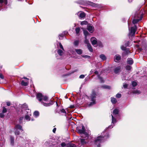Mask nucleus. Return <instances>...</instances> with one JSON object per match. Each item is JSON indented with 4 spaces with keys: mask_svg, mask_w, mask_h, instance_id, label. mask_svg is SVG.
Returning a JSON list of instances; mask_svg holds the SVG:
<instances>
[{
    "mask_svg": "<svg viewBox=\"0 0 147 147\" xmlns=\"http://www.w3.org/2000/svg\"><path fill=\"white\" fill-rule=\"evenodd\" d=\"M131 84L133 86L135 87L137 85V83L136 82L133 81L132 82Z\"/></svg>",
    "mask_w": 147,
    "mask_h": 147,
    "instance_id": "nucleus-37",
    "label": "nucleus"
},
{
    "mask_svg": "<svg viewBox=\"0 0 147 147\" xmlns=\"http://www.w3.org/2000/svg\"><path fill=\"white\" fill-rule=\"evenodd\" d=\"M97 44L98 47H103L102 44L101 42L98 41L97 42Z\"/></svg>",
    "mask_w": 147,
    "mask_h": 147,
    "instance_id": "nucleus-35",
    "label": "nucleus"
},
{
    "mask_svg": "<svg viewBox=\"0 0 147 147\" xmlns=\"http://www.w3.org/2000/svg\"><path fill=\"white\" fill-rule=\"evenodd\" d=\"M58 43L59 44L60 48L61 49H62V50H64V48L61 43L60 42H59Z\"/></svg>",
    "mask_w": 147,
    "mask_h": 147,
    "instance_id": "nucleus-42",
    "label": "nucleus"
},
{
    "mask_svg": "<svg viewBox=\"0 0 147 147\" xmlns=\"http://www.w3.org/2000/svg\"><path fill=\"white\" fill-rule=\"evenodd\" d=\"M82 57L85 58H88L90 57V56L87 55H84L82 56Z\"/></svg>",
    "mask_w": 147,
    "mask_h": 147,
    "instance_id": "nucleus-50",
    "label": "nucleus"
},
{
    "mask_svg": "<svg viewBox=\"0 0 147 147\" xmlns=\"http://www.w3.org/2000/svg\"><path fill=\"white\" fill-rule=\"evenodd\" d=\"M56 128H53V133H55V131H56Z\"/></svg>",
    "mask_w": 147,
    "mask_h": 147,
    "instance_id": "nucleus-55",
    "label": "nucleus"
},
{
    "mask_svg": "<svg viewBox=\"0 0 147 147\" xmlns=\"http://www.w3.org/2000/svg\"><path fill=\"white\" fill-rule=\"evenodd\" d=\"M98 78L100 80L101 83H102L104 82L103 78L98 75Z\"/></svg>",
    "mask_w": 147,
    "mask_h": 147,
    "instance_id": "nucleus-34",
    "label": "nucleus"
},
{
    "mask_svg": "<svg viewBox=\"0 0 147 147\" xmlns=\"http://www.w3.org/2000/svg\"><path fill=\"white\" fill-rule=\"evenodd\" d=\"M96 92L94 91H93L89 98V100L91 101L88 105V107H90L91 106L96 104Z\"/></svg>",
    "mask_w": 147,
    "mask_h": 147,
    "instance_id": "nucleus-3",
    "label": "nucleus"
},
{
    "mask_svg": "<svg viewBox=\"0 0 147 147\" xmlns=\"http://www.w3.org/2000/svg\"><path fill=\"white\" fill-rule=\"evenodd\" d=\"M23 78L24 79H27V80H29V79H28L27 78H26V77H23Z\"/></svg>",
    "mask_w": 147,
    "mask_h": 147,
    "instance_id": "nucleus-59",
    "label": "nucleus"
},
{
    "mask_svg": "<svg viewBox=\"0 0 147 147\" xmlns=\"http://www.w3.org/2000/svg\"><path fill=\"white\" fill-rule=\"evenodd\" d=\"M57 112L58 113L60 114V113H63L64 114L65 116H66L67 118H68L67 115L68 114L66 112L65 110L62 109H61L60 110V111H57Z\"/></svg>",
    "mask_w": 147,
    "mask_h": 147,
    "instance_id": "nucleus-14",
    "label": "nucleus"
},
{
    "mask_svg": "<svg viewBox=\"0 0 147 147\" xmlns=\"http://www.w3.org/2000/svg\"><path fill=\"white\" fill-rule=\"evenodd\" d=\"M39 112L38 111H35L34 113V115L36 117H37L39 115Z\"/></svg>",
    "mask_w": 147,
    "mask_h": 147,
    "instance_id": "nucleus-27",
    "label": "nucleus"
},
{
    "mask_svg": "<svg viewBox=\"0 0 147 147\" xmlns=\"http://www.w3.org/2000/svg\"><path fill=\"white\" fill-rule=\"evenodd\" d=\"M56 105H57V106H58V104H57V102H56Z\"/></svg>",
    "mask_w": 147,
    "mask_h": 147,
    "instance_id": "nucleus-60",
    "label": "nucleus"
},
{
    "mask_svg": "<svg viewBox=\"0 0 147 147\" xmlns=\"http://www.w3.org/2000/svg\"><path fill=\"white\" fill-rule=\"evenodd\" d=\"M31 120L32 121H33L34 120L33 119H31Z\"/></svg>",
    "mask_w": 147,
    "mask_h": 147,
    "instance_id": "nucleus-61",
    "label": "nucleus"
},
{
    "mask_svg": "<svg viewBox=\"0 0 147 147\" xmlns=\"http://www.w3.org/2000/svg\"><path fill=\"white\" fill-rule=\"evenodd\" d=\"M90 41L93 45H96L97 42V39L94 37L91 38L90 39Z\"/></svg>",
    "mask_w": 147,
    "mask_h": 147,
    "instance_id": "nucleus-11",
    "label": "nucleus"
},
{
    "mask_svg": "<svg viewBox=\"0 0 147 147\" xmlns=\"http://www.w3.org/2000/svg\"><path fill=\"white\" fill-rule=\"evenodd\" d=\"M80 142L82 144H84L86 143V142L85 141V139H80Z\"/></svg>",
    "mask_w": 147,
    "mask_h": 147,
    "instance_id": "nucleus-30",
    "label": "nucleus"
},
{
    "mask_svg": "<svg viewBox=\"0 0 147 147\" xmlns=\"http://www.w3.org/2000/svg\"><path fill=\"white\" fill-rule=\"evenodd\" d=\"M64 50H63L62 49H58L57 50V53L59 56V57H57V59H62V56H63L64 54L63 52L64 51Z\"/></svg>",
    "mask_w": 147,
    "mask_h": 147,
    "instance_id": "nucleus-7",
    "label": "nucleus"
},
{
    "mask_svg": "<svg viewBox=\"0 0 147 147\" xmlns=\"http://www.w3.org/2000/svg\"><path fill=\"white\" fill-rule=\"evenodd\" d=\"M121 67L120 66L114 69V71L115 74H117L120 72Z\"/></svg>",
    "mask_w": 147,
    "mask_h": 147,
    "instance_id": "nucleus-16",
    "label": "nucleus"
},
{
    "mask_svg": "<svg viewBox=\"0 0 147 147\" xmlns=\"http://www.w3.org/2000/svg\"><path fill=\"white\" fill-rule=\"evenodd\" d=\"M28 81L27 80L26 81H24V80L21 81V84L22 86H26L28 85Z\"/></svg>",
    "mask_w": 147,
    "mask_h": 147,
    "instance_id": "nucleus-19",
    "label": "nucleus"
},
{
    "mask_svg": "<svg viewBox=\"0 0 147 147\" xmlns=\"http://www.w3.org/2000/svg\"><path fill=\"white\" fill-rule=\"evenodd\" d=\"M100 58L103 61L105 60L106 59V57L103 54H101L100 55Z\"/></svg>",
    "mask_w": 147,
    "mask_h": 147,
    "instance_id": "nucleus-26",
    "label": "nucleus"
},
{
    "mask_svg": "<svg viewBox=\"0 0 147 147\" xmlns=\"http://www.w3.org/2000/svg\"><path fill=\"white\" fill-rule=\"evenodd\" d=\"M127 85L126 84H123V87L124 88H127Z\"/></svg>",
    "mask_w": 147,
    "mask_h": 147,
    "instance_id": "nucleus-54",
    "label": "nucleus"
},
{
    "mask_svg": "<svg viewBox=\"0 0 147 147\" xmlns=\"http://www.w3.org/2000/svg\"><path fill=\"white\" fill-rule=\"evenodd\" d=\"M121 96V95L120 94L118 93L116 96V97L117 98H120Z\"/></svg>",
    "mask_w": 147,
    "mask_h": 147,
    "instance_id": "nucleus-47",
    "label": "nucleus"
},
{
    "mask_svg": "<svg viewBox=\"0 0 147 147\" xmlns=\"http://www.w3.org/2000/svg\"><path fill=\"white\" fill-rule=\"evenodd\" d=\"M84 34L85 35V37H87V36L89 34V33L88 31L86 30H84L83 31Z\"/></svg>",
    "mask_w": 147,
    "mask_h": 147,
    "instance_id": "nucleus-33",
    "label": "nucleus"
},
{
    "mask_svg": "<svg viewBox=\"0 0 147 147\" xmlns=\"http://www.w3.org/2000/svg\"><path fill=\"white\" fill-rule=\"evenodd\" d=\"M36 98L40 102H41L43 105L45 107H49L53 104L52 101H51L48 103H46L43 102V101H46L48 100V97L46 96H43L40 93H38L36 95Z\"/></svg>",
    "mask_w": 147,
    "mask_h": 147,
    "instance_id": "nucleus-1",
    "label": "nucleus"
},
{
    "mask_svg": "<svg viewBox=\"0 0 147 147\" xmlns=\"http://www.w3.org/2000/svg\"><path fill=\"white\" fill-rule=\"evenodd\" d=\"M110 136L108 133H106V134L104 136L102 133L101 135L98 136L95 139V144L96 145L97 147H100V144L105 141L104 140L108 138Z\"/></svg>",
    "mask_w": 147,
    "mask_h": 147,
    "instance_id": "nucleus-2",
    "label": "nucleus"
},
{
    "mask_svg": "<svg viewBox=\"0 0 147 147\" xmlns=\"http://www.w3.org/2000/svg\"><path fill=\"white\" fill-rule=\"evenodd\" d=\"M77 3L83 5H86L88 3L86 1L84 0H80L78 1Z\"/></svg>",
    "mask_w": 147,
    "mask_h": 147,
    "instance_id": "nucleus-17",
    "label": "nucleus"
},
{
    "mask_svg": "<svg viewBox=\"0 0 147 147\" xmlns=\"http://www.w3.org/2000/svg\"><path fill=\"white\" fill-rule=\"evenodd\" d=\"M111 115L112 116L111 124L108 127V128H112L114 126L116 122V119L112 115Z\"/></svg>",
    "mask_w": 147,
    "mask_h": 147,
    "instance_id": "nucleus-8",
    "label": "nucleus"
},
{
    "mask_svg": "<svg viewBox=\"0 0 147 147\" xmlns=\"http://www.w3.org/2000/svg\"><path fill=\"white\" fill-rule=\"evenodd\" d=\"M75 51L76 53L79 55H81L82 53V51L81 49H76Z\"/></svg>",
    "mask_w": 147,
    "mask_h": 147,
    "instance_id": "nucleus-23",
    "label": "nucleus"
},
{
    "mask_svg": "<svg viewBox=\"0 0 147 147\" xmlns=\"http://www.w3.org/2000/svg\"><path fill=\"white\" fill-rule=\"evenodd\" d=\"M127 63L129 65H132L133 63V59L131 58H129L127 59Z\"/></svg>",
    "mask_w": 147,
    "mask_h": 147,
    "instance_id": "nucleus-15",
    "label": "nucleus"
},
{
    "mask_svg": "<svg viewBox=\"0 0 147 147\" xmlns=\"http://www.w3.org/2000/svg\"><path fill=\"white\" fill-rule=\"evenodd\" d=\"M7 112V109L4 107H3L2 110V113H5Z\"/></svg>",
    "mask_w": 147,
    "mask_h": 147,
    "instance_id": "nucleus-45",
    "label": "nucleus"
},
{
    "mask_svg": "<svg viewBox=\"0 0 147 147\" xmlns=\"http://www.w3.org/2000/svg\"><path fill=\"white\" fill-rule=\"evenodd\" d=\"M131 68V66L130 65H127L125 66V69L129 71L130 70Z\"/></svg>",
    "mask_w": 147,
    "mask_h": 147,
    "instance_id": "nucleus-28",
    "label": "nucleus"
},
{
    "mask_svg": "<svg viewBox=\"0 0 147 147\" xmlns=\"http://www.w3.org/2000/svg\"><path fill=\"white\" fill-rule=\"evenodd\" d=\"M119 111L118 109H115L113 111V115H118L119 114Z\"/></svg>",
    "mask_w": 147,
    "mask_h": 147,
    "instance_id": "nucleus-21",
    "label": "nucleus"
},
{
    "mask_svg": "<svg viewBox=\"0 0 147 147\" xmlns=\"http://www.w3.org/2000/svg\"><path fill=\"white\" fill-rule=\"evenodd\" d=\"M87 29L90 32L92 33L94 31V27L92 26H89L88 27Z\"/></svg>",
    "mask_w": 147,
    "mask_h": 147,
    "instance_id": "nucleus-18",
    "label": "nucleus"
},
{
    "mask_svg": "<svg viewBox=\"0 0 147 147\" xmlns=\"http://www.w3.org/2000/svg\"><path fill=\"white\" fill-rule=\"evenodd\" d=\"M137 28L135 25L134 26L132 27L131 28L130 33H132L133 35H134L136 30Z\"/></svg>",
    "mask_w": 147,
    "mask_h": 147,
    "instance_id": "nucleus-13",
    "label": "nucleus"
},
{
    "mask_svg": "<svg viewBox=\"0 0 147 147\" xmlns=\"http://www.w3.org/2000/svg\"><path fill=\"white\" fill-rule=\"evenodd\" d=\"M134 93L135 94H140V92L139 90H136L134 92Z\"/></svg>",
    "mask_w": 147,
    "mask_h": 147,
    "instance_id": "nucleus-49",
    "label": "nucleus"
},
{
    "mask_svg": "<svg viewBox=\"0 0 147 147\" xmlns=\"http://www.w3.org/2000/svg\"><path fill=\"white\" fill-rule=\"evenodd\" d=\"M125 53L126 55H127L130 53V51L129 50H127V49L125 51Z\"/></svg>",
    "mask_w": 147,
    "mask_h": 147,
    "instance_id": "nucleus-48",
    "label": "nucleus"
},
{
    "mask_svg": "<svg viewBox=\"0 0 147 147\" xmlns=\"http://www.w3.org/2000/svg\"><path fill=\"white\" fill-rule=\"evenodd\" d=\"M66 146V144L64 142H62L61 144V146L62 147H64Z\"/></svg>",
    "mask_w": 147,
    "mask_h": 147,
    "instance_id": "nucleus-46",
    "label": "nucleus"
},
{
    "mask_svg": "<svg viewBox=\"0 0 147 147\" xmlns=\"http://www.w3.org/2000/svg\"><path fill=\"white\" fill-rule=\"evenodd\" d=\"M87 46L89 51L91 52H92L93 51V49L91 45L90 44H88V45Z\"/></svg>",
    "mask_w": 147,
    "mask_h": 147,
    "instance_id": "nucleus-25",
    "label": "nucleus"
},
{
    "mask_svg": "<svg viewBox=\"0 0 147 147\" xmlns=\"http://www.w3.org/2000/svg\"><path fill=\"white\" fill-rule=\"evenodd\" d=\"M85 77V76L84 75H81L80 76L79 78H80L82 79L84 78Z\"/></svg>",
    "mask_w": 147,
    "mask_h": 147,
    "instance_id": "nucleus-52",
    "label": "nucleus"
},
{
    "mask_svg": "<svg viewBox=\"0 0 147 147\" xmlns=\"http://www.w3.org/2000/svg\"><path fill=\"white\" fill-rule=\"evenodd\" d=\"M121 49L123 51H125L127 49L126 46L125 47L123 45H122L121 46Z\"/></svg>",
    "mask_w": 147,
    "mask_h": 147,
    "instance_id": "nucleus-39",
    "label": "nucleus"
},
{
    "mask_svg": "<svg viewBox=\"0 0 147 147\" xmlns=\"http://www.w3.org/2000/svg\"><path fill=\"white\" fill-rule=\"evenodd\" d=\"M94 73L96 74H98V72L97 71H94Z\"/></svg>",
    "mask_w": 147,
    "mask_h": 147,
    "instance_id": "nucleus-58",
    "label": "nucleus"
},
{
    "mask_svg": "<svg viewBox=\"0 0 147 147\" xmlns=\"http://www.w3.org/2000/svg\"><path fill=\"white\" fill-rule=\"evenodd\" d=\"M3 113H3L2 112L0 113V117L1 118H3L4 117V115Z\"/></svg>",
    "mask_w": 147,
    "mask_h": 147,
    "instance_id": "nucleus-51",
    "label": "nucleus"
},
{
    "mask_svg": "<svg viewBox=\"0 0 147 147\" xmlns=\"http://www.w3.org/2000/svg\"><path fill=\"white\" fill-rule=\"evenodd\" d=\"M92 70H91V72H92Z\"/></svg>",
    "mask_w": 147,
    "mask_h": 147,
    "instance_id": "nucleus-62",
    "label": "nucleus"
},
{
    "mask_svg": "<svg viewBox=\"0 0 147 147\" xmlns=\"http://www.w3.org/2000/svg\"><path fill=\"white\" fill-rule=\"evenodd\" d=\"M140 20L138 19H134L133 20L132 22L134 24H135L137 23Z\"/></svg>",
    "mask_w": 147,
    "mask_h": 147,
    "instance_id": "nucleus-32",
    "label": "nucleus"
},
{
    "mask_svg": "<svg viewBox=\"0 0 147 147\" xmlns=\"http://www.w3.org/2000/svg\"><path fill=\"white\" fill-rule=\"evenodd\" d=\"M102 87L103 88L107 89H110L111 87L110 86L108 85H104Z\"/></svg>",
    "mask_w": 147,
    "mask_h": 147,
    "instance_id": "nucleus-38",
    "label": "nucleus"
},
{
    "mask_svg": "<svg viewBox=\"0 0 147 147\" xmlns=\"http://www.w3.org/2000/svg\"><path fill=\"white\" fill-rule=\"evenodd\" d=\"M82 129H80L78 128H76V131L80 134H84L86 135L87 133L86 132V129L84 126L83 125H82Z\"/></svg>",
    "mask_w": 147,
    "mask_h": 147,
    "instance_id": "nucleus-6",
    "label": "nucleus"
},
{
    "mask_svg": "<svg viewBox=\"0 0 147 147\" xmlns=\"http://www.w3.org/2000/svg\"><path fill=\"white\" fill-rule=\"evenodd\" d=\"M84 43L87 45H88V44H90L89 43V41L88 39H87V37H85V40L84 41Z\"/></svg>",
    "mask_w": 147,
    "mask_h": 147,
    "instance_id": "nucleus-31",
    "label": "nucleus"
},
{
    "mask_svg": "<svg viewBox=\"0 0 147 147\" xmlns=\"http://www.w3.org/2000/svg\"><path fill=\"white\" fill-rule=\"evenodd\" d=\"M125 45L126 47H129V42L128 41H125Z\"/></svg>",
    "mask_w": 147,
    "mask_h": 147,
    "instance_id": "nucleus-40",
    "label": "nucleus"
},
{
    "mask_svg": "<svg viewBox=\"0 0 147 147\" xmlns=\"http://www.w3.org/2000/svg\"><path fill=\"white\" fill-rule=\"evenodd\" d=\"M22 126L19 125H16L15 127V133L16 136L20 134V131L22 132L23 131L22 129Z\"/></svg>",
    "mask_w": 147,
    "mask_h": 147,
    "instance_id": "nucleus-4",
    "label": "nucleus"
},
{
    "mask_svg": "<svg viewBox=\"0 0 147 147\" xmlns=\"http://www.w3.org/2000/svg\"><path fill=\"white\" fill-rule=\"evenodd\" d=\"M64 36V34H61L59 35V39H62L63 38Z\"/></svg>",
    "mask_w": 147,
    "mask_h": 147,
    "instance_id": "nucleus-41",
    "label": "nucleus"
},
{
    "mask_svg": "<svg viewBox=\"0 0 147 147\" xmlns=\"http://www.w3.org/2000/svg\"><path fill=\"white\" fill-rule=\"evenodd\" d=\"M24 119L23 117H20L19 119L20 123H22V120Z\"/></svg>",
    "mask_w": 147,
    "mask_h": 147,
    "instance_id": "nucleus-44",
    "label": "nucleus"
},
{
    "mask_svg": "<svg viewBox=\"0 0 147 147\" xmlns=\"http://www.w3.org/2000/svg\"><path fill=\"white\" fill-rule=\"evenodd\" d=\"M121 59L120 55L119 54L116 55L114 57V60L116 62H119Z\"/></svg>",
    "mask_w": 147,
    "mask_h": 147,
    "instance_id": "nucleus-9",
    "label": "nucleus"
},
{
    "mask_svg": "<svg viewBox=\"0 0 147 147\" xmlns=\"http://www.w3.org/2000/svg\"><path fill=\"white\" fill-rule=\"evenodd\" d=\"M0 78L2 79H3L4 78V77L3 75L1 73H0Z\"/></svg>",
    "mask_w": 147,
    "mask_h": 147,
    "instance_id": "nucleus-53",
    "label": "nucleus"
},
{
    "mask_svg": "<svg viewBox=\"0 0 147 147\" xmlns=\"http://www.w3.org/2000/svg\"><path fill=\"white\" fill-rule=\"evenodd\" d=\"M67 147H76V146L72 143H69L67 145Z\"/></svg>",
    "mask_w": 147,
    "mask_h": 147,
    "instance_id": "nucleus-29",
    "label": "nucleus"
},
{
    "mask_svg": "<svg viewBox=\"0 0 147 147\" xmlns=\"http://www.w3.org/2000/svg\"><path fill=\"white\" fill-rule=\"evenodd\" d=\"M75 30L76 33L78 34L80 32V28L79 27L77 28H76Z\"/></svg>",
    "mask_w": 147,
    "mask_h": 147,
    "instance_id": "nucleus-36",
    "label": "nucleus"
},
{
    "mask_svg": "<svg viewBox=\"0 0 147 147\" xmlns=\"http://www.w3.org/2000/svg\"><path fill=\"white\" fill-rule=\"evenodd\" d=\"M10 102H7V106H10Z\"/></svg>",
    "mask_w": 147,
    "mask_h": 147,
    "instance_id": "nucleus-57",
    "label": "nucleus"
},
{
    "mask_svg": "<svg viewBox=\"0 0 147 147\" xmlns=\"http://www.w3.org/2000/svg\"><path fill=\"white\" fill-rule=\"evenodd\" d=\"M22 111H24V113H26V111L29 109L28 108V105L26 104H24L22 106Z\"/></svg>",
    "mask_w": 147,
    "mask_h": 147,
    "instance_id": "nucleus-12",
    "label": "nucleus"
},
{
    "mask_svg": "<svg viewBox=\"0 0 147 147\" xmlns=\"http://www.w3.org/2000/svg\"><path fill=\"white\" fill-rule=\"evenodd\" d=\"M79 41L78 40H75L73 42V45L75 47H78L79 45Z\"/></svg>",
    "mask_w": 147,
    "mask_h": 147,
    "instance_id": "nucleus-22",
    "label": "nucleus"
},
{
    "mask_svg": "<svg viewBox=\"0 0 147 147\" xmlns=\"http://www.w3.org/2000/svg\"><path fill=\"white\" fill-rule=\"evenodd\" d=\"M87 22L86 21H84L82 22L81 23V25H86L87 24Z\"/></svg>",
    "mask_w": 147,
    "mask_h": 147,
    "instance_id": "nucleus-43",
    "label": "nucleus"
},
{
    "mask_svg": "<svg viewBox=\"0 0 147 147\" xmlns=\"http://www.w3.org/2000/svg\"><path fill=\"white\" fill-rule=\"evenodd\" d=\"M77 15L80 19L84 18L86 16L85 13L84 12H78Z\"/></svg>",
    "mask_w": 147,
    "mask_h": 147,
    "instance_id": "nucleus-10",
    "label": "nucleus"
},
{
    "mask_svg": "<svg viewBox=\"0 0 147 147\" xmlns=\"http://www.w3.org/2000/svg\"><path fill=\"white\" fill-rule=\"evenodd\" d=\"M111 101L113 104H115L117 102V100L115 98L111 97Z\"/></svg>",
    "mask_w": 147,
    "mask_h": 147,
    "instance_id": "nucleus-24",
    "label": "nucleus"
},
{
    "mask_svg": "<svg viewBox=\"0 0 147 147\" xmlns=\"http://www.w3.org/2000/svg\"><path fill=\"white\" fill-rule=\"evenodd\" d=\"M74 107V105H71L70 106V108H73Z\"/></svg>",
    "mask_w": 147,
    "mask_h": 147,
    "instance_id": "nucleus-56",
    "label": "nucleus"
},
{
    "mask_svg": "<svg viewBox=\"0 0 147 147\" xmlns=\"http://www.w3.org/2000/svg\"><path fill=\"white\" fill-rule=\"evenodd\" d=\"M25 115L24 119L27 121L30 120V116L31 115V110L30 109H28L26 111V113H25Z\"/></svg>",
    "mask_w": 147,
    "mask_h": 147,
    "instance_id": "nucleus-5",
    "label": "nucleus"
},
{
    "mask_svg": "<svg viewBox=\"0 0 147 147\" xmlns=\"http://www.w3.org/2000/svg\"><path fill=\"white\" fill-rule=\"evenodd\" d=\"M10 141L11 144L12 146L14 145V138L13 136H10Z\"/></svg>",
    "mask_w": 147,
    "mask_h": 147,
    "instance_id": "nucleus-20",
    "label": "nucleus"
}]
</instances>
